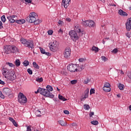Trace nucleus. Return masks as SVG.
<instances>
[{
    "label": "nucleus",
    "mask_w": 131,
    "mask_h": 131,
    "mask_svg": "<svg viewBox=\"0 0 131 131\" xmlns=\"http://www.w3.org/2000/svg\"><path fill=\"white\" fill-rule=\"evenodd\" d=\"M118 14L119 15H120V16H123L124 17H126V16H127V13H126V12L123 11V10L120 9L118 11Z\"/></svg>",
    "instance_id": "nucleus-16"
},
{
    "label": "nucleus",
    "mask_w": 131,
    "mask_h": 131,
    "mask_svg": "<svg viewBox=\"0 0 131 131\" xmlns=\"http://www.w3.org/2000/svg\"><path fill=\"white\" fill-rule=\"evenodd\" d=\"M20 42H21L25 47H26L29 49H31V50H32V49H34V43H33V41L32 40H27L26 39L23 38L20 39Z\"/></svg>",
    "instance_id": "nucleus-2"
},
{
    "label": "nucleus",
    "mask_w": 131,
    "mask_h": 131,
    "mask_svg": "<svg viewBox=\"0 0 131 131\" xmlns=\"http://www.w3.org/2000/svg\"><path fill=\"white\" fill-rule=\"evenodd\" d=\"M40 52L41 53V54H46V51L45 50H43V49L40 48Z\"/></svg>",
    "instance_id": "nucleus-45"
},
{
    "label": "nucleus",
    "mask_w": 131,
    "mask_h": 131,
    "mask_svg": "<svg viewBox=\"0 0 131 131\" xmlns=\"http://www.w3.org/2000/svg\"><path fill=\"white\" fill-rule=\"evenodd\" d=\"M27 72H28L29 74H30V75L32 74V73H33L32 70H31V69H28L27 70Z\"/></svg>",
    "instance_id": "nucleus-47"
},
{
    "label": "nucleus",
    "mask_w": 131,
    "mask_h": 131,
    "mask_svg": "<svg viewBox=\"0 0 131 131\" xmlns=\"http://www.w3.org/2000/svg\"><path fill=\"white\" fill-rule=\"evenodd\" d=\"M90 81H91V80L89 79V78H86V79L84 81V84H88V83L90 82Z\"/></svg>",
    "instance_id": "nucleus-41"
},
{
    "label": "nucleus",
    "mask_w": 131,
    "mask_h": 131,
    "mask_svg": "<svg viewBox=\"0 0 131 131\" xmlns=\"http://www.w3.org/2000/svg\"><path fill=\"white\" fill-rule=\"evenodd\" d=\"M82 24L83 26H85V27H88L89 26V20H85L82 23Z\"/></svg>",
    "instance_id": "nucleus-27"
},
{
    "label": "nucleus",
    "mask_w": 131,
    "mask_h": 131,
    "mask_svg": "<svg viewBox=\"0 0 131 131\" xmlns=\"http://www.w3.org/2000/svg\"><path fill=\"white\" fill-rule=\"evenodd\" d=\"M10 95H12V90L8 88H4L3 90V93L0 91V97L2 99H4L5 97H8Z\"/></svg>",
    "instance_id": "nucleus-4"
},
{
    "label": "nucleus",
    "mask_w": 131,
    "mask_h": 131,
    "mask_svg": "<svg viewBox=\"0 0 131 131\" xmlns=\"http://www.w3.org/2000/svg\"><path fill=\"white\" fill-rule=\"evenodd\" d=\"M92 51H93L95 53H98L99 52V48L96 46H93Z\"/></svg>",
    "instance_id": "nucleus-23"
},
{
    "label": "nucleus",
    "mask_w": 131,
    "mask_h": 131,
    "mask_svg": "<svg viewBox=\"0 0 131 131\" xmlns=\"http://www.w3.org/2000/svg\"><path fill=\"white\" fill-rule=\"evenodd\" d=\"M9 120H10V121H12V123L15 121V120H14V119H13V118H11V117H9Z\"/></svg>",
    "instance_id": "nucleus-53"
},
{
    "label": "nucleus",
    "mask_w": 131,
    "mask_h": 131,
    "mask_svg": "<svg viewBox=\"0 0 131 131\" xmlns=\"http://www.w3.org/2000/svg\"><path fill=\"white\" fill-rule=\"evenodd\" d=\"M29 16H31V17H34L36 19H37L38 18L37 14L35 13V12L31 13Z\"/></svg>",
    "instance_id": "nucleus-28"
},
{
    "label": "nucleus",
    "mask_w": 131,
    "mask_h": 131,
    "mask_svg": "<svg viewBox=\"0 0 131 131\" xmlns=\"http://www.w3.org/2000/svg\"><path fill=\"white\" fill-rule=\"evenodd\" d=\"M1 20L3 23H5V22H6V16L5 15H3L1 17Z\"/></svg>",
    "instance_id": "nucleus-40"
},
{
    "label": "nucleus",
    "mask_w": 131,
    "mask_h": 131,
    "mask_svg": "<svg viewBox=\"0 0 131 131\" xmlns=\"http://www.w3.org/2000/svg\"><path fill=\"white\" fill-rule=\"evenodd\" d=\"M53 30H49V31H48V34H49V35H52V34H53Z\"/></svg>",
    "instance_id": "nucleus-50"
},
{
    "label": "nucleus",
    "mask_w": 131,
    "mask_h": 131,
    "mask_svg": "<svg viewBox=\"0 0 131 131\" xmlns=\"http://www.w3.org/2000/svg\"><path fill=\"white\" fill-rule=\"evenodd\" d=\"M18 100L19 103L20 104H25L27 103V98L26 96L23 94L22 93H20L18 96Z\"/></svg>",
    "instance_id": "nucleus-5"
},
{
    "label": "nucleus",
    "mask_w": 131,
    "mask_h": 131,
    "mask_svg": "<svg viewBox=\"0 0 131 131\" xmlns=\"http://www.w3.org/2000/svg\"><path fill=\"white\" fill-rule=\"evenodd\" d=\"M64 114H69V111H68L67 110H65V111H64Z\"/></svg>",
    "instance_id": "nucleus-54"
},
{
    "label": "nucleus",
    "mask_w": 131,
    "mask_h": 131,
    "mask_svg": "<svg viewBox=\"0 0 131 131\" xmlns=\"http://www.w3.org/2000/svg\"><path fill=\"white\" fill-rule=\"evenodd\" d=\"M69 35L71 36V38L73 40V41H75L76 40H77L78 38H79L77 33L74 30H72L69 32Z\"/></svg>",
    "instance_id": "nucleus-8"
},
{
    "label": "nucleus",
    "mask_w": 131,
    "mask_h": 131,
    "mask_svg": "<svg viewBox=\"0 0 131 131\" xmlns=\"http://www.w3.org/2000/svg\"><path fill=\"white\" fill-rule=\"evenodd\" d=\"M89 93H90V89H87L84 92V96L81 98V101H84L88 97H89Z\"/></svg>",
    "instance_id": "nucleus-14"
},
{
    "label": "nucleus",
    "mask_w": 131,
    "mask_h": 131,
    "mask_svg": "<svg viewBox=\"0 0 131 131\" xmlns=\"http://www.w3.org/2000/svg\"><path fill=\"white\" fill-rule=\"evenodd\" d=\"M2 28H4V27L3 26V23L2 21H0V29H2Z\"/></svg>",
    "instance_id": "nucleus-51"
},
{
    "label": "nucleus",
    "mask_w": 131,
    "mask_h": 131,
    "mask_svg": "<svg viewBox=\"0 0 131 131\" xmlns=\"http://www.w3.org/2000/svg\"><path fill=\"white\" fill-rule=\"evenodd\" d=\"M71 83H72V84H75L76 83H77V80H73L71 81Z\"/></svg>",
    "instance_id": "nucleus-43"
},
{
    "label": "nucleus",
    "mask_w": 131,
    "mask_h": 131,
    "mask_svg": "<svg viewBox=\"0 0 131 131\" xmlns=\"http://www.w3.org/2000/svg\"><path fill=\"white\" fill-rule=\"evenodd\" d=\"M23 64H24V66L25 67H26L28 66V65H29V61H28V60H25L23 62Z\"/></svg>",
    "instance_id": "nucleus-32"
},
{
    "label": "nucleus",
    "mask_w": 131,
    "mask_h": 131,
    "mask_svg": "<svg viewBox=\"0 0 131 131\" xmlns=\"http://www.w3.org/2000/svg\"><path fill=\"white\" fill-rule=\"evenodd\" d=\"M8 17H11V18H15L16 17V15H11Z\"/></svg>",
    "instance_id": "nucleus-58"
},
{
    "label": "nucleus",
    "mask_w": 131,
    "mask_h": 131,
    "mask_svg": "<svg viewBox=\"0 0 131 131\" xmlns=\"http://www.w3.org/2000/svg\"><path fill=\"white\" fill-rule=\"evenodd\" d=\"M70 56H71V49L69 47H67L63 52V57L66 59H68L70 58Z\"/></svg>",
    "instance_id": "nucleus-9"
},
{
    "label": "nucleus",
    "mask_w": 131,
    "mask_h": 131,
    "mask_svg": "<svg viewBox=\"0 0 131 131\" xmlns=\"http://www.w3.org/2000/svg\"><path fill=\"white\" fill-rule=\"evenodd\" d=\"M26 3H28V4H31V0H25Z\"/></svg>",
    "instance_id": "nucleus-57"
},
{
    "label": "nucleus",
    "mask_w": 131,
    "mask_h": 131,
    "mask_svg": "<svg viewBox=\"0 0 131 131\" xmlns=\"http://www.w3.org/2000/svg\"><path fill=\"white\" fill-rule=\"evenodd\" d=\"M66 20L68 22H71V19H70L69 18H67L66 19Z\"/></svg>",
    "instance_id": "nucleus-55"
},
{
    "label": "nucleus",
    "mask_w": 131,
    "mask_h": 131,
    "mask_svg": "<svg viewBox=\"0 0 131 131\" xmlns=\"http://www.w3.org/2000/svg\"><path fill=\"white\" fill-rule=\"evenodd\" d=\"M118 52V50L117 49H115L112 51V53H114V54H117Z\"/></svg>",
    "instance_id": "nucleus-44"
},
{
    "label": "nucleus",
    "mask_w": 131,
    "mask_h": 131,
    "mask_svg": "<svg viewBox=\"0 0 131 131\" xmlns=\"http://www.w3.org/2000/svg\"><path fill=\"white\" fill-rule=\"evenodd\" d=\"M40 94L41 95H42L45 97H46L47 98H50L51 99H53L54 97H55V95L51 94V95H49V91L45 90V89L42 88H39L37 91L35 92V94Z\"/></svg>",
    "instance_id": "nucleus-3"
},
{
    "label": "nucleus",
    "mask_w": 131,
    "mask_h": 131,
    "mask_svg": "<svg viewBox=\"0 0 131 131\" xmlns=\"http://www.w3.org/2000/svg\"><path fill=\"white\" fill-rule=\"evenodd\" d=\"M94 115V112H91L90 114V117H92Z\"/></svg>",
    "instance_id": "nucleus-56"
},
{
    "label": "nucleus",
    "mask_w": 131,
    "mask_h": 131,
    "mask_svg": "<svg viewBox=\"0 0 131 131\" xmlns=\"http://www.w3.org/2000/svg\"><path fill=\"white\" fill-rule=\"evenodd\" d=\"M36 19V17H34L33 16H31L29 15L27 17L26 20L30 23H34V22H35Z\"/></svg>",
    "instance_id": "nucleus-13"
},
{
    "label": "nucleus",
    "mask_w": 131,
    "mask_h": 131,
    "mask_svg": "<svg viewBox=\"0 0 131 131\" xmlns=\"http://www.w3.org/2000/svg\"><path fill=\"white\" fill-rule=\"evenodd\" d=\"M35 114L37 116L39 117V116H41L40 114H41V112L39 110H37L35 112Z\"/></svg>",
    "instance_id": "nucleus-33"
},
{
    "label": "nucleus",
    "mask_w": 131,
    "mask_h": 131,
    "mask_svg": "<svg viewBox=\"0 0 131 131\" xmlns=\"http://www.w3.org/2000/svg\"><path fill=\"white\" fill-rule=\"evenodd\" d=\"M58 98L59 100H61V101H67V99H66V98H65V97H63L62 96H61L60 95H58Z\"/></svg>",
    "instance_id": "nucleus-29"
},
{
    "label": "nucleus",
    "mask_w": 131,
    "mask_h": 131,
    "mask_svg": "<svg viewBox=\"0 0 131 131\" xmlns=\"http://www.w3.org/2000/svg\"><path fill=\"white\" fill-rule=\"evenodd\" d=\"M61 4L65 9H67L70 4V0H62Z\"/></svg>",
    "instance_id": "nucleus-10"
},
{
    "label": "nucleus",
    "mask_w": 131,
    "mask_h": 131,
    "mask_svg": "<svg viewBox=\"0 0 131 131\" xmlns=\"http://www.w3.org/2000/svg\"><path fill=\"white\" fill-rule=\"evenodd\" d=\"M93 94H95V89H92L90 90V95H93Z\"/></svg>",
    "instance_id": "nucleus-49"
},
{
    "label": "nucleus",
    "mask_w": 131,
    "mask_h": 131,
    "mask_svg": "<svg viewBox=\"0 0 131 131\" xmlns=\"http://www.w3.org/2000/svg\"><path fill=\"white\" fill-rule=\"evenodd\" d=\"M101 59L102 61H104V62H106L108 60V58H106L105 56H102L101 57Z\"/></svg>",
    "instance_id": "nucleus-42"
},
{
    "label": "nucleus",
    "mask_w": 131,
    "mask_h": 131,
    "mask_svg": "<svg viewBox=\"0 0 131 131\" xmlns=\"http://www.w3.org/2000/svg\"><path fill=\"white\" fill-rule=\"evenodd\" d=\"M58 46L59 44L58 43V42H57L56 40H54L50 43L49 48L52 52H56L57 50H58Z\"/></svg>",
    "instance_id": "nucleus-6"
},
{
    "label": "nucleus",
    "mask_w": 131,
    "mask_h": 131,
    "mask_svg": "<svg viewBox=\"0 0 131 131\" xmlns=\"http://www.w3.org/2000/svg\"><path fill=\"white\" fill-rule=\"evenodd\" d=\"M33 66L36 69H39V66H38V64H37V63H36L35 61H34L33 62Z\"/></svg>",
    "instance_id": "nucleus-25"
},
{
    "label": "nucleus",
    "mask_w": 131,
    "mask_h": 131,
    "mask_svg": "<svg viewBox=\"0 0 131 131\" xmlns=\"http://www.w3.org/2000/svg\"><path fill=\"white\" fill-rule=\"evenodd\" d=\"M83 69H84V68L82 66H80L79 67V69L78 70V71H82Z\"/></svg>",
    "instance_id": "nucleus-46"
},
{
    "label": "nucleus",
    "mask_w": 131,
    "mask_h": 131,
    "mask_svg": "<svg viewBox=\"0 0 131 131\" xmlns=\"http://www.w3.org/2000/svg\"><path fill=\"white\" fill-rule=\"evenodd\" d=\"M46 89L47 90L45 89V90L48 91V92H49L48 95H49V96H51V95H54L52 93L50 92H53V87H52V86L48 85L46 87Z\"/></svg>",
    "instance_id": "nucleus-15"
},
{
    "label": "nucleus",
    "mask_w": 131,
    "mask_h": 131,
    "mask_svg": "<svg viewBox=\"0 0 131 131\" xmlns=\"http://www.w3.org/2000/svg\"><path fill=\"white\" fill-rule=\"evenodd\" d=\"M57 25L58 26H63V25H64V22H63V21L59 20L58 22H57Z\"/></svg>",
    "instance_id": "nucleus-31"
},
{
    "label": "nucleus",
    "mask_w": 131,
    "mask_h": 131,
    "mask_svg": "<svg viewBox=\"0 0 131 131\" xmlns=\"http://www.w3.org/2000/svg\"><path fill=\"white\" fill-rule=\"evenodd\" d=\"M58 32H61V34H63V30H62L61 29L59 30Z\"/></svg>",
    "instance_id": "nucleus-60"
},
{
    "label": "nucleus",
    "mask_w": 131,
    "mask_h": 131,
    "mask_svg": "<svg viewBox=\"0 0 131 131\" xmlns=\"http://www.w3.org/2000/svg\"><path fill=\"white\" fill-rule=\"evenodd\" d=\"M72 126H76V123H72Z\"/></svg>",
    "instance_id": "nucleus-63"
},
{
    "label": "nucleus",
    "mask_w": 131,
    "mask_h": 131,
    "mask_svg": "<svg viewBox=\"0 0 131 131\" xmlns=\"http://www.w3.org/2000/svg\"><path fill=\"white\" fill-rule=\"evenodd\" d=\"M67 69L70 72H77L78 71V67H77V65L74 64H69Z\"/></svg>",
    "instance_id": "nucleus-7"
},
{
    "label": "nucleus",
    "mask_w": 131,
    "mask_h": 131,
    "mask_svg": "<svg viewBox=\"0 0 131 131\" xmlns=\"http://www.w3.org/2000/svg\"><path fill=\"white\" fill-rule=\"evenodd\" d=\"M83 58H80L79 59V62H83Z\"/></svg>",
    "instance_id": "nucleus-62"
},
{
    "label": "nucleus",
    "mask_w": 131,
    "mask_h": 131,
    "mask_svg": "<svg viewBox=\"0 0 131 131\" xmlns=\"http://www.w3.org/2000/svg\"><path fill=\"white\" fill-rule=\"evenodd\" d=\"M84 109L86 110H90V105L89 104H84L83 105Z\"/></svg>",
    "instance_id": "nucleus-35"
},
{
    "label": "nucleus",
    "mask_w": 131,
    "mask_h": 131,
    "mask_svg": "<svg viewBox=\"0 0 131 131\" xmlns=\"http://www.w3.org/2000/svg\"><path fill=\"white\" fill-rule=\"evenodd\" d=\"M58 122L61 126H66V125H67V123L64 121L60 120L58 121Z\"/></svg>",
    "instance_id": "nucleus-21"
},
{
    "label": "nucleus",
    "mask_w": 131,
    "mask_h": 131,
    "mask_svg": "<svg viewBox=\"0 0 131 131\" xmlns=\"http://www.w3.org/2000/svg\"><path fill=\"white\" fill-rule=\"evenodd\" d=\"M74 31L75 32H78V33H81V30H80V27L78 25H76L74 28Z\"/></svg>",
    "instance_id": "nucleus-17"
},
{
    "label": "nucleus",
    "mask_w": 131,
    "mask_h": 131,
    "mask_svg": "<svg viewBox=\"0 0 131 131\" xmlns=\"http://www.w3.org/2000/svg\"><path fill=\"white\" fill-rule=\"evenodd\" d=\"M45 55H46V56H50V52H45Z\"/></svg>",
    "instance_id": "nucleus-61"
},
{
    "label": "nucleus",
    "mask_w": 131,
    "mask_h": 131,
    "mask_svg": "<svg viewBox=\"0 0 131 131\" xmlns=\"http://www.w3.org/2000/svg\"><path fill=\"white\" fill-rule=\"evenodd\" d=\"M15 66L17 67H19V66L21 64V61H20V60L16 59L15 62Z\"/></svg>",
    "instance_id": "nucleus-26"
},
{
    "label": "nucleus",
    "mask_w": 131,
    "mask_h": 131,
    "mask_svg": "<svg viewBox=\"0 0 131 131\" xmlns=\"http://www.w3.org/2000/svg\"><path fill=\"white\" fill-rule=\"evenodd\" d=\"M126 28L127 31H129L131 30V18L127 19V23L125 24Z\"/></svg>",
    "instance_id": "nucleus-11"
},
{
    "label": "nucleus",
    "mask_w": 131,
    "mask_h": 131,
    "mask_svg": "<svg viewBox=\"0 0 131 131\" xmlns=\"http://www.w3.org/2000/svg\"><path fill=\"white\" fill-rule=\"evenodd\" d=\"M7 19H8L9 22H10V23H14L15 21H16V20L11 18V17H7Z\"/></svg>",
    "instance_id": "nucleus-30"
},
{
    "label": "nucleus",
    "mask_w": 131,
    "mask_h": 131,
    "mask_svg": "<svg viewBox=\"0 0 131 131\" xmlns=\"http://www.w3.org/2000/svg\"><path fill=\"white\" fill-rule=\"evenodd\" d=\"M36 80L38 82H42V81H43V79L41 77V78H37Z\"/></svg>",
    "instance_id": "nucleus-38"
},
{
    "label": "nucleus",
    "mask_w": 131,
    "mask_h": 131,
    "mask_svg": "<svg viewBox=\"0 0 131 131\" xmlns=\"http://www.w3.org/2000/svg\"><path fill=\"white\" fill-rule=\"evenodd\" d=\"M104 86L106 87V88H110V86H111V85H110V83H109L108 82H105V83H104Z\"/></svg>",
    "instance_id": "nucleus-39"
},
{
    "label": "nucleus",
    "mask_w": 131,
    "mask_h": 131,
    "mask_svg": "<svg viewBox=\"0 0 131 131\" xmlns=\"http://www.w3.org/2000/svg\"><path fill=\"white\" fill-rule=\"evenodd\" d=\"M129 110H130L131 111V105H129Z\"/></svg>",
    "instance_id": "nucleus-64"
},
{
    "label": "nucleus",
    "mask_w": 131,
    "mask_h": 131,
    "mask_svg": "<svg viewBox=\"0 0 131 131\" xmlns=\"http://www.w3.org/2000/svg\"><path fill=\"white\" fill-rule=\"evenodd\" d=\"M6 64L8 66H9V67H15V65L14 64L11 63V62H6Z\"/></svg>",
    "instance_id": "nucleus-34"
},
{
    "label": "nucleus",
    "mask_w": 131,
    "mask_h": 131,
    "mask_svg": "<svg viewBox=\"0 0 131 131\" xmlns=\"http://www.w3.org/2000/svg\"><path fill=\"white\" fill-rule=\"evenodd\" d=\"M18 52V48L15 46H11V53H15Z\"/></svg>",
    "instance_id": "nucleus-18"
},
{
    "label": "nucleus",
    "mask_w": 131,
    "mask_h": 131,
    "mask_svg": "<svg viewBox=\"0 0 131 131\" xmlns=\"http://www.w3.org/2000/svg\"><path fill=\"white\" fill-rule=\"evenodd\" d=\"M40 23H41V20L38 19V18H36V20L35 21H34V24L35 25H38V24H40Z\"/></svg>",
    "instance_id": "nucleus-24"
},
{
    "label": "nucleus",
    "mask_w": 131,
    "mask_h": 131,
    "mask_svg": "<svg viewBox=\"0 0 131 131\" xmlns=\"http://www.w3.org/2000/svg\"><path fill=\"white\" fill-rule=\"evenodd\" d=\"M4 51L6 54H11V53H12V46H8L5 47L4 48Z\"/></svg>",
    "instance_id": "nucleus-12"
},
{
    "label": "nucleus",
    "mask_w": 131,
    "mask_h": 131,
    "mask_svg": "<svg viewBox=\"0 0 131 131\" xmlns=\"http://www.w3.org/2000/svg\"><path fill=\"white\" fill-rule=\"evenodd\" d=\"M3 74L5 76V78L13 81L16 78L15 73L11 70L8 69L7 68H3L2 70Z\"/></svg>",
    "instance_id": "nucleus-1"
},
{
    "label": "nucleus",
    "mask_w": 131,
    "mask_h": 131,
    "mask_svg": "<svg viewBox=\"0 0 131 131\" xmlns=\"http://www.w3.org/2000/svg\"><path fill=\"white\" fill-rule=\"evenodd\" d=\"M12 123L14 125V126H16V127L18 126V124H17V122H16L15 121H14Z\"/></svg>",
    "instance_id": "nucleus-52"
},
{
    "label": "nucleus",
    "mask_w": 131,
    "mask_h": 131,
    "mask_svg": "<svg viewBox=\"0 0 131 131\" xmlns=\"http://www.w3.org/2000/svg\"><path fill=\"white\" fill-rule=\"evenodd\" d=\"M118 88L121 91H123V84L119 83L118 85Z\"/></svg>",
    "instance_id": "nucleus-36"
},
{
    "label": "nucleus",
    "mask_w": 131,
    "mask_h": 131,
    "mask_svg": "<svg viewBox=\"0 0 131 131\" xmlns=\"http://www.w3.org/2000/svg\"><path fill=\"white\" fill-rule=\"evenodd\" d=\"M0 84H5V82L0 79Z\"/></svg>",
    "instance_id": "nucleus-59"
},
{
    "label": "nucleus",
    "mask_w": 131,
    "mask_h": 131,
    "mask_svg": "<svg viewBox=\"0 0 131 131\" xmlns=\"http://www.w3.org/2000/svg\"><path fill=\"white\" fill-rule=\"evenodd\" d=\"M91 124L94 125H98V124H99V122H98V121H91Z\"/></svg>",
    "instance_id": "nucleus-37"
},
{
    "label": "nucleus",
    "mask_w": 131,
    "mask_h": 131,
    "mask_svg": "<svg viewBox=\"0 0 131 131\" xmlns=\"http://www.w3.org/2000/svg\"><path fill=\"white\" fill-rule=\"evenodd\" d=\"M95 21L93 20L89 21L88 26L89 27H94L95 26Z\"/></svg>",
    "instance_id": "nucleus-19"
},
{
    "label": "nucleus",
    "mask_w": 131,
    "mask_h": 131,
    "mask_svg": "<svg viewBox=\"0 0 131 131\" xmlns=\"http://www.w3.org/2000/svg\"><path fill=\"white\" fill-rule=\"evenodd\" d=\"M27 131H32L31 130V126H28L27 127Z\"/></svg>",
    "instance_id": "nucleus-48"
},
{
    "label": "nucleus",
    "mask_w": 131,
    "mask_h": 131,
    "mask_svg": "<svg viewBox=\"0 0 131 131\" xmlns=\"http://www.w3.org/2000/svg\"><path fill=\"white\" fill-rule=\"evenodd\" d=\"M103 90L104 92H106V93H109V92H111V88H110L109 87L103 86Z\"/></svg>",
    "instance_id": "nucleus-22"
},
{
    "label": "nucleus",
    "mask_w": 131,
    "mask_h": 131,
    "mask_svg": "<svg viewBox=\"0 0 131 131\" xmlns=\"http://www.w3.org/2000/svg\"><path fill=\"white\" fill-rule=\"evenodd\" d=\"M26 20L25 19H19V20H16V23L17 24H24L25 23Z\"/></svg>",
    "instance_id": "nucleus-20"
}]
</instances>
